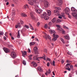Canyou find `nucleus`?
Listing matches in <instances>:
<instances>
[{
	"label": "nucleus",
	"instance_id": "7c9ffc66",
	"mask_svg": "<svg viewBox=\"0 0 77 77\" xmlns=\"http://www.w3.org/2000/svg\"><path fill=\"white\" fill-rule=\"evenodd\" d=\"M69 67H70V68H71V69L73 70V69H74V67H73V66H72V65H69Z\"/></svg>",
	"mask_w": 77,
	"mask_h": 77
},
{
	"label": "nucleus",
	"instance_id": "37998d69",
	"mask_svg": "<svg viewBox=\"0 0 77 77\" xmlns=\"http://www.w3.org/2000/svg\"><path fill=\"white\" fill-rule=\"evenodd\" d=\"M24 27H25L27 29H29V27L28 26L26 25L24 26Z\"/></svg>",
	"mask_w": 77,
	"mask_h": 77
},
{
	"label": "nucleus",
	"instance_id": "a19ab883",
	"mask_svg": "<svg viewBox=\"0 0 77 77\" xmlns=\"http://www.w3.org/2000/svg\"><path fill=\"white\" fill-rule=\"evenodd\" d=\"M57 30H62V29L60 27L59 28H57Z\"/></svg>",
	"mask_w": 77,
	"mask_h": 77
},
{
	"label": "nucleus",
	"instance_id": "4c0bfd02",
	"mask_svg": "<svg viewBox=\"0 0 77 77\" xmlns=\"http://www.w3.org/2000/svg\"><path fill=\"white\" fill-rule=\"evenodd\" d=\"M64 14H65V13H63L62 16L63 17L64 19H66V17H65V15H64Z\"/></svg>",
	"mask_w": 77,
	"mask_h": 77
},
{
	"label": "nucleus",
	"instance_id": "c756f323",
	"mask_svg": "<svg viewBox=\"0 0 77 77\" xmlns=\"http://www.w3.org/2000/svg\"><path fill=\"white\" fill-rule=\"evenodd\" d=\"M22 63L24 65H26V61L24 60L23 61Z\"/></svg>",
	"mask_w": 77,
	"mask_h": 77
},
{
	"label": "nucleus",
	"instance_id": "79ce46f5",
	"mask_svg": "<svg viewBox=\"0 0 77 77\" xmlns=\"http://www.w3.org/2000/svg\"><path fill=\"white\" fill-rule=\"evenodd\" d=\"M24 57H25V55H27V52L26 51H24Z\"/></svg>",
	"mask_w": 77,
	"mask_h": 77
},
{
	"label": "nucleus",
	"instance_id": "72a5a7b5",
	"mask_svg": "<svg viewBox=\"0 0 77 77\" xmlns=\"http://www.w3.org/2000/svg\"><path fill=\"white\" fill-rule=\"evenodd\" d=\"M51 64L53 65V66H55V61L54 60H53V63H52Z\"/></svg>",
	"mask_w": 77,
	"mask_h": 77
},
{
	"label": "nucleus",
	"instance_id": "69168bd1",
	"mask_svg": "<svg viewBox=\"0 0 77 77\" xmlns=\"http://www.w3.org/2000/svg\"><path fill=\"white\" fill-rule=\"evenodd\" d=\"M3 38L5 40H6V37L4 36Z\"/></svg>",
	"mask_w": 77,
	"mask_h": 77
},
{
	"label": "nucleus",
	"instance_id": "ddd939ff",
	"mask_svg": "<svg viewBox=\"0 0 77 77\" xmlns=\"http://www.w3.org/2000/svg\"><path fill=\"white\" fill-rule=\"evenodd\" d=\"M71 10L73 12H76V13H77V10L75 9L73 7H72L71 8Z\"/></svg>",
	"mask_w": 77,
	"mask_h": 77
},
{
	"label": "nucleus",
	"instance_id": "6ab92c4d",
	"mask_svg": "<svg viewBox=\"0 0 77 77\" xmlns=\"http://www.w3.org/2000/svg\"><path fill=\"white\" fill-rule=\"evenodd\" d=\"M64 37H65V39H67L68 40L69 39V37L68 35H65L64 36Z\"/></svg>",
	"mask_w": 77,
	"mask_h": 77
},
{
	"label": "nucleus",
	"instance_id": "20e7f679",
	"mask_svg": "<svg viewBox=\"0 0 77 77\" xmlns=\"http://www.w3.org/2000/svg\"><path fill=\"white\" fill-rule=\"evenodd\" d=\"M43 4L45 8H48L50 4L48 1L44 0L43 1Z\"/></svg>",
	"mask_w": 77,
	"mask_h": 77
},
{
	"label": "nucleus",
	"instance_id": "5fc2aeb1",
	"mask_svg": "<svg viewBox=\"0 0 77 77\" xmlns=\"http://www.w3.org/2000/svg\"><path fill=\"white\" fill-rule=\"evenodd\" d=\"M67 15H68V16L69 17V18H71V16L69 14H67Z\"/></svg>",
	"mask_w": 77,
	"mask_h": 77
},
{
	"label": "nucleus",
	"instance_id": "cd10ccee",
	"mask_svg": "<svg viewBox=\"0 0 77 77\" xmlns=\"http://www.w3.org/2000/svg\"><path fill=\"white\" fill-rule=\"evenodd\" d=\"M32 54L29 55V56L28 57L29 58V60H32Z\"/></svg>",
	"mask_w": 77,
	"mask_h": 77
},
{
	"label": "nucleus",
	"instance_id": "a211bd4d",
	"mask_svg": "<svg viewBox=\"0 0 77 77\" xmlns=\"http://www.w3.org/2000/svg\"><path fill=\"white\" fill-rule=\"evenodd\" d=\"M47 12L48 13V16H50V15H51V11L48 10L47 11Z\"/></svg>",
	"mask_w": 77,
	"mask_h": 77
},
{
	"label": "nucleus",
	"instance_id": "680f3d73",
	"mask_svg": "<svg viewBox=\"0 0 77 77\" xmlns=\"http://www.w3.org/2000/svg\"><path fill=\"white\" fill-rule=\"evenodd\" d=\"M18 25H16L15 26V28H16V29H17V28H18Z\"/></svg>",
	"mask_w": 77,
	"mask_h": 77
},
{
	"label": "nucleus",
	"instance_id": "aec40b11",
	"mask_svg": "<svg viewBox=\"0 0 77 77\" xmlns=\"http://www.w3.org/2000/svg\"><path fill=\"white\" fill-rule=\"evenodd\" d=\"M21 15L22 17H27V15H26V14L23 13H21Z\"/></svg>",
	"mask_w": 77,
	"mask_h": 77
},
{
	"label": "nucleus",
	"instance_id": "f03ea898",
	"mask_svg": "<svg viewBox=\"0 0 77 77\" xmlns=\"http://www.w3.org/2000/svg\"><path fill=\"white\" fill-rule=\"evenodd\" d=\"M47 14L46 13V12H44L43 13V14L41 15L40 17L42 18H43L44 17V18L45 20H48L49 19V17H47Z\"/></svg>",
	"mask_w": 77,
	"mask_h": 77
},
{
	"label": "nucleus",
	"instance_id": "0eeeda50",
	"mask_svg": "<svg viewBox=\"0 0 77 77\" xmlns=\"http://www.w3.org/2000/svg\"><path fill=\"white\" fill-rule=\"evenodd\" d=\"M3 50H4L5 52L6 53H9V52H10V50L9 49H8V48H3Z\"/></svg>",
	"mask_w": 77,
	"mask_h": 77
},
{
	"label": "nucleus",
	"instance_id": "4d7b16f0",
	"mask_svg": "<svg viewBox=\"0 0 77 77\" xmlns=\"http://www.w3.org/2000/svg\"><path fill=\"white\" fill-rule=\"evenodd\" d=\"M67 54L69 55H72L71 53L69 52H68L67 53Z\"/></svg>",
	"mask_w": 77,
	"mask_h": 77
},
{
	"label": "nucleus",
	"instance_id": "ea45409f",
	"mask_svg": "<svg viewBox=\"0 0 77 77\" xmlns=\"http://www.w3.org/2000/svg\"><path fill=\"white\" fill-rule=\"evenodd\" d=\"M20 22L22 24H24V22H23V20H20Z\"/></svg>",
	"mask_w": 77,
	"mask_h": 77
},
{
	"label": "nucleus",
	"instance_id": "dca6fc26",
	"mask_svg": "<svg viewBox=\"0 0 77 77\" xmlns=\"http://www.w3.org/2000/svg\"><path fill=\"white\" fill-rule=\"evenodd\" d=\"M38 69L39 71H40V72H42L43 71L42 70V69L41 68V66H39L38 67Z\"/></svg>",
	"mask_w": 77,
	"mask_h": 77
},
{
	"label": "nucleus",
	"instance_id": "3c124183",
	"mask_svg": "<svg viewBox=\"0 0 77 77\" xmlns=\"http://www.w3.org/2000/svg\"><path fill=\"white\" fill-rule=\"evenodd\" d=\"M70 62H71V61H70L69 60H66L67 63H70Z\"/></svg>",
	"mask_w": 77,
	"mask_h": 77
},
{
	"label": "nucleus",
	"instance_id": "603ef678",
	"mask_svg": "<svg viewBox=\"0 0 77 77\" xmlns=\"http://www.w3.org/2000/svg\"><path fill=\"white\" fill-rule=\"evenodd\" d=\"M47 66H50V63H49V62H48L47 63Z\"/></svg>",
	"mask_w": 77,
	"mask_h": 77
},
{
	"label": "nucleus",
	"instance_id": "f257e3e1",
	"mask_svg": "<svg viewBox=\"0 0 77 77\" xmlns=\"http://www.w3.org/2000/svg\"><path fill=\"white\" fill-rule=\"evenodd\" d=\"M49 32L51 35H53L52 37L54 38L52 39V41H56L57 40V39L58 38L59 36L56 34V32L54 30L50 29Z\"/></svg>",
	"mask_w": 77,
	"mask_h": 77
},
{
	"label": "nucleus",
	"instance_id": "9b49d317",
	"mask_svg": "<svg viewBox=\"0 0 77 77\" xmlns=\"http://www.w3.org/2000/svg\"><path fill=\"white\" fill-rule=\"evenodd\" d=\"M41 57H34L33 58V60H37L38 61H40V59H41Z\"/></svg>",
	"mask_w": 77,
	"mask_h": 77
},
{
	"label": "nucleus",
	"instance_id": "423d86ee",
	"mask_svg": "<svg viewBox=\"0 0 77 77\" xmlns=\"http://www.w3.org/2000/svg\"><path fill=\"white\" fill-rule=\"evenodd\" d=\"M69 11H70V10L69 9V8H66L64 10V12L66 14H68L69 13Z\"/></svg>",
	"mask_w": 77,
	"mask_h": 77
},
{
	"label": "nucleus",
	"instance_id": "864d4df0",
	"mask_svg": "<svg viewBox=\"0 0 77 77\" xmlns=\"http://www.w3.org/2000/svg\"><path fill=\"white\" fill-rule=\"evenodd\" d=\"M35 54H38V52L37 51H36L35 52Z\"/></svg>",
	"mask_w": 77,
	"mask_h": 77
},
{
	"label": "nucleus",
	"instance_id": "9d476101",
	"mask_svg": "<svg viewBox=\"0 0 77 77\" xmlns=\"http://www.w3.org/2000/svg\"><path fill=\"white\" fill-rule=\"evenodd\" d=\"M26 8H28L29 9V10L30 11V9L29 8V6H28L27 4H26L24 5V6L23 7V9H25V10H26Z\"/></svg>",
	"mask_w": 77,
	"mask_h": 77
},
{
	"label": "nucleus",
	"instance_id": "58836bf2",
	"mask_svg": "<svg viewBox=\"0 0 77 77\" xmlns=\"http://www.w3.org/2000/svg\"><path fill=\"white\" fill-rule=\"evenodd\" d=\"M46 60H48L50 62L51 61V59H50V58H47Z\"/></svg>",
	"mask_w": 77,
	"mask_h": 77
},
{
	"label": "nucleus",
	"instance_id": "c03bdc74",
	"mask_svg": "<svg viewBox=\"0 0 77 77\" xmlns=\"http://www.w3.org/2000/svg\"><path fill=\"white\" fill-rule=\"evenodd\" d=\"M21 52L22 53V55L23 56V57H24L25 55H24V52H23V51H21Z\"/></svg>",
	"mask_w": 77,
	"mask_h": 77
},
{
	"label": "nucleus",
	"instance_id": "5701e85b",
	"mask_svg": "<svg viewBox=\"0 0 77 77\" xmlns=\"http://www.w3.org/2000/svg\"><path fill=\"white\" fill-rule=\"evenodd\" d=\"M51 21L53 23H54L56 22V18H54L52 20H51Z\"/></svg>",
	"mask_w": 77,
	"mask_h": 77
},
{
	"label": "nucleus",
	"instance_id": "a878e982",
	"mask_svg": "<svg viewBox=\"0 0 77 77\" xmlns=\"http://www.w3.org/2000/svg\"><path fill=\"white\" fill-rule=\"evenodd\" d=\"M38 50V48L36 47H35L34 48V52L37 51Z\"/></svg>",
	"mask_w": 77,
	"mask_h": 77
},
{
	"label": "nucleus",
	"instance_id": "6e6552de",
	"mask_svg": "<svg viewBox=\"0 0 77 77\" xmlns=\"http://www.w3.org/2000/svg\"><path fill=\"white\" fill-rule=\"evenodd\" d=\"M70 65V64L69 63H67L66 65V68L65 69H67V70H68L69 71H71V68H69V66Z\"/></svg>",
	"mask_w": 77,
	"mask_h": 77
},
{
	"label": "nucleus",
	"instance_id": "052dcab7",
	"mask_svg": "<svg viewBox=\"0 0 77 77\" xmlns=\"http://www.w3.org/2000/svg\"><path fill=\"white\" fill-rule=\"evenodd\" d=\"M47 24H45V28H47Z\"/></svg>",
	"mask_w": 77,
	"mask_h": 77
},
{
	"label": "nucleus",
	"instance_id": "c85d7f7f",
	"mask_svg": "<svg viewBox=\"0 0 77 77\" xmlns=\"http://www.w3.org/2000/svg\"><path fill=\"white\" fill-rule=\"evenodd\" d=\"M55 8L56 10H61V8L59 7H55Z\"/></svg>",
	"mask_w": 77,
	"mask_h": 77
},
{
	"label": "nucleus",
	"instance_id": "39448f33",
	"mask_svg": "<svg viewBox=\"0 0 77 77\" xmlns=\"http://www.w3.org/2000/svg\"><path fill=\"white\" fill-rule=\"evenodd\" d=\"M11 56L13 59H15L17 57V54L16 53L14 52H11Z\"/></svg>",
	"mask_w": 77,
	"mask_h": 77
},
{
	"label": "nucleus",
	"instance_id": "6e6d98bb",
	"mask_svg": "<svg viewBox=\"0 0 77 77\" xmlns=\"http://www.w3.org/2000/svg\"><path fill=\"white\" fill-rule=\"evenodd\" d=\"M63 27L65 28V29H68V28L65 26H63Z\"/></svg>",
	"mask_w": 77,
	"mask_h": 77
},
{
	"label": "nucleus",
	"instance_id": "49530a36",
	"mask_svg": "<svg viewBox=\"0 0 77 77\" xmlns=\"http://www.w3.org/2000/svg\"><path fill=\"white\" fill-rule=\"evenodd\" d=\"M64 62H65V61H64V60H61V63H62V64H63V63H64Z\"/></svg>",
	"mask_w": 77,
	"mask_h": 77
},
{
	"label": "nucleus",
	"instance_id": "09e8293b",
	"mask_svg": "<svg viewBox=\"0 0 77 77\" xmlns=\"http://www.w3.org/2000/svg\"><path fill=\"white\" fill-rule=\"evenodd\" d=\"M17 63V62L16 60H14V64H16Z\"/></svg>",
	"mask_w": 77,
	"mask_h": 77
},
{
	"label": "nucleus",
	"instance_id": "7ed1b4c3",
	"mask_svg": "<svg viewBox=\"0 0 77 77\" xmlns=\"http://www.w3.org/2000/svg\"><path fill=\"white\" fill-rule=\"evenodd\" d=\"M44 34L45 36L43 35V37L44 38L46 39H48H48L50 40V41H51V37H50L49 35H47V33L45 32H44Z\"/></svg>",
	"mask_w": 77,
	"mask_h": 77
},
{
	"label": "nucleus",
	"instance_id": "1a4fd4ad",
	"mask_svg": "<svg viewBox=\"0 0 77 77\" xmlns=\"http://www.w3.org/2000/svg\"><path fill=\"white\" fill-rule=\"evenodd\" d=\"M33 14H34V13L33 12H31L30 13V15L31 16V17L32 19V20H35V16H34V15H33Z\"/></svg>",
	"mask_w": 77,
	"mask_h": 77
},
{
	"label": "nucleus",
	"instance_id": "de8ad7c7",
	"mask_svg": "<svg viewBox=\"0 0 77 77\" xmlns=\"http://www.w3.org/2000/svg\"><path fill=\"white\" fill-rule=\"evenodd\" d=\"M48 74H50L51 73V72L50 71V69L48 70V71L47 72Z\"/></svg>",
	"mask_w": 77,
	"mask_h": 77
},
{
	"label": "nucleus",
	"instance_id": "0e129e2a",
	"mask_svg": "<svg viewBox=\"0 0 77 77\" xmlns=\"http://www.w3.org/2000/svg\"><path fill=\"white\" fill-rule=\"evenodd\" d=\"M58 18H60V19H62V16H59Z\"/></svg>",
	"mask_w": 77,
	"mask_h": 77
},
{
	"label": "nucleus",
	"instance_id": "f3484780",
	"mask_svg": "<svg viewBox=\"0 0 77 77\" xmlns=\"http://www.w3.org/2000/svg\"><path fill=\"white\" fill-rule=\"evenodd\" d=\"M35 11L37 14H41V10L38 9H36Z\"/></svg>",
	"mask_w": 77,
	"mask_h": 77
},
{
	"label": "nucleus",
	"instance_id": "4be33fe9",
	"mask_svg": "<svg viewBox=\"0 0 77 77\" xmlns=\"http://www.w3.org/2000/svg\"><path fill=\"white\" fill-rule=\"evenodd\" d=\"M17 37L18 38H20V30L18 31V34L17 35Z\"/></svg>",
	"mask_w": 77,
	"mask_h": 77
},
{
	"label": "nucleus",
	"instance_id": "e433bc0d",
	"mask_svg": "<svg viewBox=\"0 0 77 77\" xmlns=\"http://www.w3.org/2000/svg\"><path fill=\"white\" fill-rule=\"evenodd\" d=\"M4 33L3 32H0V36H2L3 35Z\"/></svg>",
	"mask_w": 77,
	"mask_h": 77
},
{
	"label": "nucleus",
	"instance_id": "b1692460",
	"mask_svg": "<svg viewBox=\"0 0 77 77\" xmlns=\"http://www.w3.org/2000/svg\"><path fill=\"white\" fill-rule=\"evenodd\" d=\"M72 15L73 17H75L76 16H77V14H76L75 13H72Z\"/></svg>",
	"mask_w": 77,
	"mask_h": 77
},
{
	"label": "nucleus",
	"instance_id": "a18cd8bd",
	"mask_svg": "<svg viewBox=\"0 0 77 77\" xmlns=\"http://www.w3.org/2000/svg\"><path fill=\"white\" fill-rule=\"evenodd\" d=\"M56 26L57 27V28H59V27H60V26L59 25H56Z\"/></svg>",
	"mask_w": 77,
	"mask_h": 77
},
{
	"label": "nucleus",
	"instance_id": "bf43d9fd",
	"mask_svg": "<svg viewBox=\"0 0 77 77\" xmlns=\"http://www.w3.org/2000/svg\"><path fill=\"white\" fill-rule=\"evenodd\" d=\"M28 53H30V52H31L30 51V50L29 49H28Z\"/></svg>",
	"mask_w": 77,
	"mask_h": 77
},
{
	"label": "nucleus",
	"instance_id": "774afa93",
	"mask_svg": "<svg viewBox=\"0 0 77 77\" xmlns=\"http://www.w3.org/2000/svg\"><path fill=\"white\" fill-rule=\"evenodd\" d=\"M42 77H45V75H44V74H43L42 75Z\"/></svg>",
	"mask_w": 77,
	"mask_h": 77
},
{
	"label": "nucleus",
	"instance_id": "13d9d810",
	"mask_svg": "<svg viewBox=\"0 0 77 77\" xmlns=\"http://www.w3.org/2000/svg\"><path fill=\"white\" fill-rule=\"evenodd\" d=\"M32 2H34V3H36V0H32Z\"/></svg>",
	"mask_w": 77,
	"mask_h": 77
},
{
	"label": "nucleus",
	"instance_id": "473e14b6",
	"mask_svg": "<svg viewBox=\"0 0 77 77\" xmlns=\"http://www.w3.org/2000/svg\"><path fill=\"white\" fill-rule=\"evenodd\" d=\"M21 25H20V23H18V28H19V29H20V28H21Z\"/></svg>",
	"mask_w": 77,
	"mask_h": 77
},
{
	"label": "nucleus",
	"instance_id": "8fccbe9b",
	"mask_svg": "<svg viewBox=\"0 0 77 77\" xmlns=\"http://www.w3.org/2000/svg\"><path fill=\"white\" fill-rule=\"evenodd\" d=\"M29 5H33V3L32 2H31L30 3H29Z\"/></svg>",
	"mask_w": 77,
	"mask_h": 77
},
{
	"label": "nucleus",
	"instance_id": "f704fd0d",
	"mask_svg": "<svg viewBox=\"0 0 77 77\" xmlns=\"http://www.w3.org/2000/svg\"><path fill=\"white\" fill-rule=\"evenodd\" d=\"M61 22V20L60 19H58L57 20V23H60Z\"/></svg>",
	"mask_w": 77,
	"mask_h": 77
},
{
	"label": "nucleus",
	"instance_id": "2f4dec72",
	"mask_svg": "<svg viewBox=\"0 0 77 77\" xmlns=\"http://www.w3.org/2000/svg\"><path fill=\"white\" fill-rule=\"evenodd\" d=\"M60 40L61 41H62L63 44H65V42L64 41V39H63V38H61Z\"/></svg>",
	"mask_w": 77,
	"mask_h": 77
},
{
	"label": "nucleus",
	"instance_id": "bb28decb",
	"mask_svg": "<svg viewBox=\"0 0 77 77\" xmlns=\"http://www.w3.org/2000/svg\"><path fill=\"white\" fill-rule=\"evenodd\" d=\"M44 56H43L42 57H41V58H42V59H43L45 60H46V58H45V54H44Z\"/></svg>",
	"mask_w": 77,
	"mask_h": 77
},
{
	"label": "nucleus",
	"instance_id": "393cba45",
	"mask_svg": "<svg viewBox=\"0 0 77 77\" xmlns=\"http://www.w3.org/2000/svg\"><path fill=\"white\" fill-rule=\"evenodd\" d=\"M35 42H33L30 43L29 44L30 46H31V45H35Z\"/></svg>",
	"mask_w": 77,
	"mask_h": 77
},
{
	"label": "nucleus",
	"instance_id": "e2e57ef3",
	"mask_svg": "<svg viewBox=\"0 0 77 77\" xmlns=\"http://www.w3.org/2000/svg\"><path fill=\"white\" fill-rule=\"evenodd\" d=\"M5 35L7 37L8 36V35H7V32H6L5 34Z\"/></svg>",
	"mask_w": 77,
	"mask_h": 77
},
{
	"label": "nucleus",
	"instance_id": "c9c22d12",
	"mask_svg": "<svg viewBox=\"0 0 77 77\" xmlns=\"http://www.w3.org/2000/svg\"><path fill=\"white\" fill-rule=\"evenodd\" d=\"M52 23L51 22H50L49 23L48 25L49 26H51V25H52Z\"/></svg>",
	"mask_w": 77,
	"mask_h": 77
},
{
	"label": "nucleus",
	"instance_id": "2eb2a0df",
	"mask_svg": "<svg viewBox=\"0 0 77 77\" xmlns=\"http://www.w3.org/2000/svg\"><path fill=\"white\" fill-rule=\"evenodd\" d=\"M31 64L33 65L34 67H36V66H37V65H38L34 61L32 62Z\"/></svg>",
	"mask_w": 77,
	"mask_h": 77
},
{
	"label": "nucleus",
	"instance_id": "338daca9",
	"mask_svg": "<svg viewBox=\"0 0 77 77\" xmlns=\"http://www.w3.org/2000/svg\"><path fill=\"white\" fill-rule=\"evenodd\" d=\"M15 15V12H13V15Z\"/></svg>",
	"mask_w": 77,
	"mask_h": 77
},
{
	"label": "nucleus",
	"instance_id": "412c9836",
	"mask_svg": "<svg viewBox=\"0 0 77 77\" xmlns=\"http://www.w3.org/2000/svg\"><path fill=\"white\" fill-rule=\"evenodd\" d=\"M29 26L30 28L31 29V30H34V29H33V28L32 27V25L30 23L29 24Z\"/></svg>",
	"mask_w": 77,
	"mask_h": 77
},
{
	"label": "nucleus",
	"instance_id": "4468645a",
	"mask_svg": "<svg viewBox=\"0 0 77 77\" xmlns=\"http://www.w3.org/2000/svg\"><path fill=\"white\" fill-rule=\"evenodd\" d=\"M58 5H61L62 4V0H58Z\"/></svg>",
	"mask_w": 77,
	"mask_h": 77
},
{
	"label": "nucleus",
	"instance_id": "f8f14e48",
	"mask_svg": "<svg viewBox=\"0 0 77 77\" xmlns=\"http://www.w3.org/2000/svg\"><path fill=\"white\" fill-rule=\"evenodd\" d=\"M54 13L56 14L55 15L59 16V11L57 10H55L54 11Z\"/></svg>",
	"mask_w": 77,
	"mask_h": 77
}]
</instances>
